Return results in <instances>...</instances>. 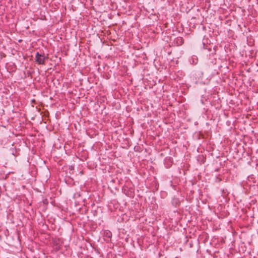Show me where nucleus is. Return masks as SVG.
<instances>
[{
    "mask_svg": "<svg viewBox=\"0 0 258 258\" xmlns=\"http://www.w3.org/2000/svg\"><path fill=\"white\" fill-rule=\"evenodd\" d=\"M48 59L47 56H45L43 54H40L37 52L35 55V60L37 63L39 64H44L45 60Z\"/></svg>",
    "mask_w": 258,
    "mask_h": 258,
    "instance_id": "1",
    "label": "nucleus"
},
{
    "mask_svg": "<svg viewBox=\"0 0 258 258\" xmlns=\"http://www.w3.org/2000/svg\"><path fill=\"white\" fill-rule=\"evenodd\" d=\"M192 62H191L193 64H197L198 61V57L196 56H193L191 58Z\"/></svg>",
    "mask_w": 258,
    "mask_h": 258,
    "instance_id": "2",
    "label": "nucleus"
}]
</instances>
